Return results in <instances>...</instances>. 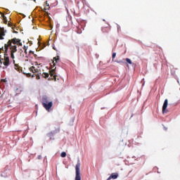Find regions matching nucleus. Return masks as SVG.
<instances>
[{
    "label": "nucleus",
    "instance_id": "f257e3e1",
    "mask_svg": "<svg viewBox=\"0 0 180 180\" xmlns=\"http://www.w3.org/2000/svg\"><path fill=\"white\" fill-rule=\"evenodd\" d=\"M60 61V56H56L53 58V61H52V64H53V67L51 70L49 71V74L51 75V77H52L53 79H54L55 81L57 80V75L56 73V64H57V63H58Z\"/></svg>",
    "mask_w": 180,
    "mask_h": 180
},
{
    "label": "nucleus",
    "instance_id": "f03ea898",
    "mask_svg": "<svg viewBox=\"0 0 180 180\" xmlns=\"http://www.w3.org/2000/svg\"><path fill=\"white\" fill-rule=\"evenodd\" d=\"M30 71L33 72V74H36L35 75L37 79H40V75H41V70H40V67H37V68H36L34 66H32L30 68Z\"/></svg>",
    "mask_w": 180,
    "mask_h": 180
},
{
    "label": "nucleus",
    "instance_id": "7ed1b4c3",
    "mask_svg": "<svg viewBox=\"0 0 180 180\" xmlns=\"http://www.w3.org/2000/svg\"><path fill=\"white\" fill-rule=\"evenodd\" d=\"M81 162L79 160H78L77 163L75 166V172H76V176H75V180H81Z\"/></svg>",
    "mask_w": 180,
    "mask_h": 180
},
{
    "label": "nucleus",
    "instance_id": "20e7f679",
    "mask_svg": "<svg viewBox=\"0 0 180 180\" xmlns=\"http://www.w3.org/2000/svg\"><path fill=\"white\" fill-rule=\"evenodd\" d=\"M6 36V30L0 27V40H4Z\"/></svg>",
    "mask_w": 180,
    "mask_h": 180
},
{
    "label": "nucleus",
    "instance_id": "39448f33",
    "mask_svg": "<svg viewBox=\"0 0 180 180\" xmlns=\"http://www.w3.org/2000/svg\"><path fill=\"white\" fill-rule=\"evenodd\" d=\"M47 112H51V108H53V101H50L49 103L44 104L42 105Z\"/></svg>",
    "mask_w": 180,
    "mask_h": 180
},
{
    "label": "nucleus",
    "instance_id": "423d86ee",
    "mask_svg": "<svg viewBox=\"0 0 180 180\" xmlns=\"http://www.w3.org/2000/svg\"><path fill=\"white\" fill-rule=\"evenodd\" d=\"M167 108H168V99L165 100V102L162 105V113L168 112V110H167Z\"/></svg>",
    "mask_w": 180,
    "mask_h": 180
},
{
    "label": "nucleus",
    "instance_id": "0eeeda50",
    "mask_svg": "<svg viewBox=\"0 0 180 180\" xmlns=\"http://www.w3.org/2000/svg\"><path fill=\"white\" fill-rule=\"evenodd\" d=\"M46 103H50V101L49 100V97L44 96L41 98V104L42 105H46Z\"/></svg>",
    "mask_w": 180,
    "mask_h": 180
},
{
    "label": "nucleus",
    "instance_id": "6e6552de",
    "mask_svg": "<svg viewBox=\"0 0 180 180\" xmlns=\"http://www.w3.org/2000/svg\"><path fill=\"white\" fill-rule=\"evenodd\" d=\"M117 176H119V174L117 173H112L107 180L117 179Z\"/></svg>",
    "mask_w": 180,
    "mask_h": 180
},
{
    "label": "nucleus",
    "instance_id": "1a4fd4ad",
    "mask_svg": "<svg viewBox=\"0 0 180 180\" xmlns=\"http://www.w3.org/2000/svg\"><path fill=\"white\" fill-rule=\"evenodd\" d=\"M1 16L4 23L6 25V23H8V20L6 19V16L4 13H2Z\"/></svg>",
    "mask_w": 180,
    "mask_h": 180
},
{
    "label": "nucleus",
    "instance_id": "9d476101",
    "mask_svg": "<svg viewBox=\"0 0 180 180\" xmlns=\"http://www.w3.org/2000/svg\"><path fill=\"white\" fill-rule=\"evenodd\" d=\"M41 75H42L43 78H49L50 75L47 72H43V73H41Z\"/></svg>",
    "mask_w": 180,
    "mask_h": 180
},
{
    "label": "nucleus",
    "instance_id": "9b49d317",
    "mask_svg": "<svg viewBox=\"0 0 180 180\" xmlns=\"http://www.w3.org/2000/svg\"><path fill=\"white\" fill-rule=\"evenodd\" d=\"M15 70H16L17 71H20V66L15 65Z\"/></svg>",
    "mask_w": 180,
    "mask_h": 180
},
{
    "label": "nucleus",
    "instance_id": "f8f14e48",
    "mask_svg": "<svg viewBox=\"0 0 180 180\" xmlns=\"http://www.w3.org/2000/svg\"><path fill=\"white\" fill-rule=\"evenodd\" d=\"M67 156V153L65 152H63L61 154H60V157H62V158H65V157Z\"/></svg>",
    "mask_w": 180,
    "mask_h": 180
},
{
    "label": "nucleus",
    "instance_id": "ddd939ff",
    "mask_svg": "<svg viewBox=\"0 0 180 180\" xmlns=\"http://www.w3.org/2000/svg\"><path fill=\"white\" fill-rule=\"evenodd\" d=\"M127 63H128V64H133V63L131 62V60H130V58H127L126 59Z\"/></svg>",
    "mask_w": 180,
    "mask_h": 180
},
{
    "label": "nucleus",
    "instance_id": "4468645a",
    "mask_svg": "<svg viewBox=\"0 0 180 180\" xmlns=\"http://www.w3.org/2000/svg\"><path fill=\"white\" fill-rule=\"evenodd\" d=\"M115 57H116V53L114 52V53H112V61H113V60H115Z\"/></svg>",
    "mask_w": 180,
    "mask_h": 180
},
{
    "label": "nucleus",
    "instance_id": "2eb2a0df",
    "mask_svg": "<svg viewBox=\"0 0 180 180\" xmlns=\"http://www.w3.org/2000/svg\"><path fill=\"white\" fill-rule=\"evenodd\" d=\"M48 136L51 138V137H53V136H54V134L53 132H49L48 134Z\"/></svg>",
    "mask_w": 180,
    "mask_h": 180
},
{
    "label": "nucleus",
    "instance_id": "dca6fc26",
    "mask_svg": "<svg viewBox=\"0 0 180 180\" xmlns=\"http://www.w3.org/2000/svg\"><path fill=\"white\" fill-rule=\"evenodd\" d=\"M47 9H50V6H49V4L46 5V6L44 7L45 11H47Z\"/></svg>",
    "mask_w": 180,
    "mask_h": 180
},
{
    "label": "nucleus",
    "instance_id": "f3484780",
    "mask_svg": "<svg viewBox=\"0 0 180 180\" xmlns=\"http://www.w3.org/2000/svg\"><path fill=\"white\" fill-rule=\"evenodd\" d=\"M77 33H78L79 34H81L82 33V31L79 28H78V29H77Z\"/></svg>",
    "mask_w": 180,
    "mask_h": 180
},
{
    "label": "nucleus",
    "instance_id": "a211bd4d",
    "mask_svg": "<svg viewBox=\"0 0 180 180\" xmlns=\"http://www.w3.org/2000/svg\"><path fill=\"white\" fill-rule=\"evenodd\" d=\"M105 29H108V30H109V28H102V32H105Z\"/></svg>",
    "mask_w": 180,
    "mask_h": 180
},
{
    "label": "nucleus",
    "instance_id": "6ab92c4d",
    "mask_svg": "<svg viewBox=\"0 0 180 180\" xmlns=\"http://www.w3.org/2000/svg\"><path fill=\"white\" fill-rule=\"evenodd\" d=\"M23 49H24V50H27V46H23Z\"/></svg>",
    "mask_w": 180,
    "mask_h": 180
},
{
    "label": "nucleus",
    "instance_id": "aec40b11",
    "mask_svg": "<svg viewBox=\"0 0 180 180\" xmlns=\"http://www.w3.org/2000/svg\"><path fill=\"white\" fill-rule=\"evenodd\" d=\"M8 26H9V27H12V24L8 23Z\"/></svg>",
    "mask_w": 180,
    "mask_h": 180
},
{
    "label": "nucleus",
    "instance_id": "412c9836",
    "mask_svg": "<svg viewBox=\"0 0 180 180\" xmlns=\"http://www.w3.org/2000/svg\"><path fill=\"white\" fill-rule=\"evenodd\" d=\"M25 54H27V50H25Z\"/></svg>",
    "mask_w": 180,
    "mask_h": 180
},
{
    "label": "nucleus",
    "instance_id": "4be33fe9",
    "mask_svg": "<svg viewBox=\"0 0 180 180\" xmlns=\"http://www.w3.org/2000/svg\"><path fill=\"white\" fill-rule=\"evenodd\" d=\"M117 63H123V61L120 60V61H117Z\"/></svg>",
    "mask_w": 180,
    "mask_h": 180
},
{
    "label": "nucleus",
    "instance_id": "5701e85b",
    "mask_svg": "<svg viewBox=\"0 0 180 180\" xmlns=\"http://www.w3.org/2000/svg\"><path fill=\"white\" fill-rule=\"evenodd\" d=\"M23 74L27 75L28 73L23 72Z\"/></svg>",
    "mask_w": 180,
    "mask_h": 180
},
{
    "label": "nucleus",
    "instance_id": "b1692460",
    "mask_svg": "<svg viewBox=\"0 0 180 180\" xmlns=\"http://www.w3.org/2000/svg\"><path fill=\"white\" fill-rule=\"evenodd\" d=\"M30 53H32V54H33V51H30Z\"/></svg>",
    "mask_w": 180,
    "mask_h": 180
},
{
    "label": "nucleus",
    "instance_id": "393cba45",
    "mask_svg": "<svg viewBox=\"0 0 180 180\" xmlns=\"http://www.w3.org/2000/svg\"><path fill=\"white\" fill-rule=\"evenodd\" d=\"M34 2H36V0H34Z\"/></svg>",
    "mask_w": 180,
    "mask_h": 180
}]
</instances>
